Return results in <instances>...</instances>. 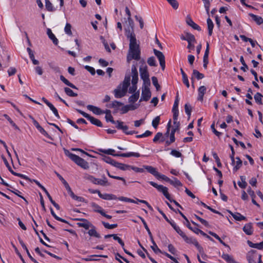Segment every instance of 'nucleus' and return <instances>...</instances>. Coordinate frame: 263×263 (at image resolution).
<instances>
[{
  "label": "nucleus",
  "mask_w": 263,
  "mask_h": 263,
  "mask_svg": "<svg viewBox=\"0 0 263 263\" xmlns=\"http://www.w3.org/2000/svg\"><path fill=\"white\" fill-rule=\"evenodd\" d=\"M78 220L82 222L78 223V226L79 227L83 228L86 230H88L90 226L92 225V224L86 219L80 218L78 219Z\"/></svg>",
  "instance_id": "nucleus-14"
},
{
  "label": "nucleus",
  "mask_w": 263,
  "mask_h": 263,
  "mask_svg": "<svg viewBox=\"0 0 263 263\" xmlns=\"http://www.w3.org/2000/svg\"><path fill=\"white\" fill-rule=\"evenodd\" d=\"M249 15L252 17V18L254 21L257 25H261L263 23V18L259 16L255 15L252 13H250Z\"/></svg>",
  "instance_id": "nucleus-25"
},
{
  "label": "nucleus",
  "mask_w": 263,
  "mask_h": 263,
  "mask_svg": "<svg viewBox=\"0 0 263 263\" xmlns=\"http://www.w3.org/2000/svg\"><path fill=\"white\" fill-rule=\"evenodd\" d=\"M91 229L89 230L88 232V233L89 236H93L96 238H100L101 236L96 231V228L92 224L90 227Z\"/></svg>",
  "instance_id": "nucleus-21"
},
{
  "label": "nucleus",
  "mask_w": 263,
  "mask_h": 263,
  "mask_svg": "<svg viewBox=\"0 0 263 263\" xmlns=\"http://www.w3.org/2000/svg\"><path fill=\"white\" fill-rule=\"evenodd\" d=\"M127 89L123 87L121 85H119L116 89L114 90L115 98H121L125 96Z\"/></svg>",
  "instance_id": "nucleus-8"
},
{
  "label": "nucleus",
  "mask_w": 263,
  "mask_h": 263,
  "mask_svg": "<svg viewBox=\"0 0 263 263\" xmlns=\"http://www.w3.org/2000/svg\"><path fill=\"white\" fill-rule=\"evenodd\" d=\"M11 174H12L13 175H15V176H18L19 177H21L22 178H23L26 180H28L29 181H31V179L30 178H29V177H28L27 176H25L23 174H20V173H16L14 171H11Z\"/></svg>",
  "instance_id": "nucleus-53"
},
{
  "label": "nucleus",
  "mask_w": 263,
  "mask_h": 263,
  "mask_svg": "<svg viewBox=\"0 0 263 263\" xmlns=\"http://www.w3.org/2000/svg\"><path fill=\"white\" fill-rule=\"evenodd\" d=\"M207 24L209 35L211 36L212 34L213 29L214 28V24L211 18H208L207 19Z\"/></svg>",
  "instance_id": "nucleus-34"
},
{
  "label": "nucleus",
  "mask_w": 263,
  "mask_h": 263,
  "mask_svg": "<svg viewBox=\"0 0 263 263\" xmlns=\"http://www.w3.org/2000/svg\"><path fill=\"white\" fill-rule=\"evenodd\" d=\"M139 98V92L137 91L133 94L128 99V102L130 103H135Z\"/></svg>",
  "instance_id": "nucleus-35"
},
{
  "label": "nucleus",
  "mask_w": 263,
  "mask_h": 263,
  "mask_svg": "<svg viewBox=\"0 0 263 263\" xmlns=\"http://www.w3.org/2000/svg\"><path fill=\"white\" fill-rule=\"evenodd\" d=\"M102 223L105 228L108 229H112L117 228L118 226L117 224H110L109 223L104 222V221H102Z\"/></svg>",
  "instance_id": "nucleus-52"
},
{
  "label": "nucleus",
  "mask_w": 263,
  "mask_h": 263,
  "mask_svg": "<svg viewBox=\"0 0 263 263\" xmlns=\"http://www.w3.org/2000/svg\"><path fill=\"white\" fill-rule=\"evenodd\" d=\"M100 194L99 197L104 200H110L118 199V198L114 194L107 193L102 194L101 193Z\"/></svg>",
  "instance_id": "nucleus-17"
},
{
  "label": "nucleus",
  "mask_w": 263,
  "mask_h": 263,
  "mask_svg": "<svg viewBox=\"0 0 263 263\" xmlns=\"http://www.w3.org/2000/svg\"><path fill=\"white\" fill-rule=\"evenodd\" d=\"M229 212L231 214L233 217L236 220L241 221L242 220H245L246 219V218L245 216L241 215L240 213H236L234 214L231 211H229Z\"/></svg>",
  "instance_id": "nucleus-37"
},
{
  "label": "nucleus",
  "mask_w": 263,
  "mask_h": 263,
  "mask_svg": "<svg viewBox=\"0 0 263 263\" xmlns=\"http://www.w3.org/2000/svg\"><path fill=\"white\" fill-rule=\"evenodd\" d=\"M179 127H176L175 129H172L170 135V142H174L175 141V133L179 129Z\"/></svg>",
  "instance_id": "nucleus-60"
},
{
  "label": "nucleus",
  "mask_w": 263,
  "mask_h": 263,
  "mask_svg": "<svg viewBox=\"0 0 263 263\" xmlns=\"http://www.w3.org/2000/svg\"><path fill=\"white\" fill-rule=\"evenodd\" d=\"M149 183L154 187L156 188L158 191L161 192L167 199L171 200V196L168 192L167 187L164 186L162 185H158L153 181H149Z\"/></svg>",
  "instance_id": "nucleus-6"
},
{
  "label": "nucleus",
  "mask_w": 263,
  "mask_h": 263,
  "mask_svg": "<svg viewBox=\"0 0 263 263\" xmlns=\"http://www.w3.org/2000/svg\"><path fill=\"white\" fill-rule=\"evenodd\" d=\"M193 77H195L198 80H200L203 79L204 76L203 74L199 72L197 70L194 69L192 73V80H193Z\"/></svg>",
  "instance_id": "nucleus-38"
},
{
  "label": "nucleus",
  "mask_w": 263,
  "mask_h": 263,
  "mask_svg": "<svg viewBox=\"0 0 263 263\" xmlns=\"http://www.w3.org/2000/svg\"><path fill=\"white\" fill-rule=\"evenodd\" d=\"M99 151L100 152H102L103 153H104L105 154L112 155L113 156L118 157L116 155H118V154H115V150L113 149H99Z\"/></svg>",
  "instance_id": "nucleus-42"
},
{
  "label": "nucleus",
  "mask_w": 263,
  "mask_h": 263,
  "mask_svg": "<svg viewBox=\"0 0 263 263\" xmlns=\"http://www.w3.org/2000/svg\"><path fill=\"white\" fill-rule=\"evenodd\" d=\"M152 83L153 85L155 86L157 90H159L160 88V86L158 83L157 78L156 77H153L152 78Z\"/></svg>",
  "instance_id": "nucleus-58"
},
{
  "label": "nucleus",
  "mask_w": 263,
  "mask_h": 263,
  "mask_svg": "<svg viewBox=\"0 0 263 263\" xmlns=\"http://www.w3.org/2000/svg\"><path fill=\"white\" fill-rule=\"evenodd\" d=\"M240 178L241 182L238 181V185L240 187L245 189L247 186V183L246 181V177L245 176H240Z\"/></svg>",
  "instance_id": "nucleus-41"
},
{
  "label": "nucleus",
  "mask_w": 263,
  "mask_h": 263,
  "mask_svg": "<svg viewBox=\"0 0 263 263\" xmlns=\"http://www.w3.org/2000/svg\"><path fill=\"white\" fill-rule=\"evenodd\" d=\"M127 21L128 23V26L125 28V33H128V32L130 33L132 32H134V22L131 17H128Z\"/></svg>",
  "instance_id": "nucleus-16"
},
{
  "label": "nucleus",
  "mask_w": 263,
  "mask_h": 263,
  "mask_svg": "<svg viewBox=\"0 0 263 263\" xmlns=\"http://www.w3.org/2000/svg\"><path fill=\"white\" fill-rule=\"evenodd\" d=\"M96 181H94L93 184L100 185L101 186H109L110 185V183H109L107 181V178L105 176H102V179H99L95 178Z\"/></svg>",
  "instance_id": "nucleus-12"
},
{
  "label": "nucleus",
  "mask_w": 263,
  "mask_h": 263,
  "mask_svg": "<svg viewBox=\"0 0 263 263\" xmlns=\"http://www.w3.org/2000/svg\"><path fill=\"white\" fill-rule=\"evenodd\" d=\"M45 7L48 11L53 12L55 10L52 3L49 0H45Z\"/></svg>",
  "instance_id": "nucleus-45"
},
{
  "label": "nucleus",
  "mask_w": 263,
  "mask_h": 263,
  "mask_svg": "<svg viewBox=\"0 0 263 263\" xmlns=\"http://www.w3.org/2000/svg\"><path fill=\"white\" fill-rule=\"evenodd\" d=\"M69 195L71 196V197L72 199H73L75 200H77V201H78L80 202H83L84 201V199L83 197L77 196L75 195L73 193V192L71 193Z\"/></svg>",
  "instance_id": "nucleus-62"
},
{
  "label": "nucleus",
  "mask_w": 263,
  "mask_h": 263,
  "mask_svg": "<svg viewBox=\"0 0 263 263\" xmlns=\"http://www.w3.org/2000/svg\"><path fill=\"white\" fill-rule=\"evenodd\" d=\"M169 183L175 187L182 186V183L175 177H173V179H171Z\"/></svg>",
  "instance_id": "nucleus-40"
},
{
  "label": "nucleus",
  "mask_w": 263,
  "mask_h": 263,
  "mask_svg": "<svg viewBox=\"0 0 263 263\" xmlns=\"http://www.w3.org/2000/svg\"><path fill=\"white\" fill-rule=\"evenodd\" d=\"M118 156V157H129L132 156L136 157H139L140 156V155L139 153H134V152H129L127 153H121L118 154V155H116Z\"/></svg>",
  "instance_id": "nucleus-20"
},
{
  "label": "nucleus",
  "mask_w": 263,
  "mask_h": 263,
  "mask_svg": "<svg viewBox=\"0 0 263 263\" xmlns=\"http://www.w3.org/2000/svg\"><path fill=\"white\" fill-rule=\"evenodd\" d=\"M151 97V92L149 87L147 86H144L142 90L141 97L139 100V102H141L142 101H147Z\"/></svg>",
  "instance_id": "nucleus-9"
},
{
  "label": "nucleus",
  "mask_w": 263,
  "mask_h": 263,
  "mask_svg": "<svg viewBox=\"0 0 263 263\" xmlns=\"http://www.w3.org/2000/svg\"><path fill=\"white\" fill-rule=\"evenodd\" d=\"M184 109L185 113L187 115L189 118L190 117L192 112V107L187 103L184 105Z\"/></svg>",
  "instance_id": "nucleus-51"
},
{
  "label": "nucleus",
  "mask_w": 263,
  "mask_h": 263,
  "mask_svg": "<svg viewBox=\"0 0 263 263\" xmlns=\"http://www.w3.org/2000/svg\"><path fill=\"white\" fill-rule=\"evenodd\" d=\"M113 239L115 240H117L118 241V242L120 244V245L123 247L124 246V242L122 241V240L119 237L117 234H112V237Z\"/></svg>",
  "instance_id": "nucleus-64"
},
{
  "label": "nucleus",
  "mask_w": 263,
  "mask_h": 263,
  "mask_svg": "<svg viewBox=\"0 0 263 263\" xmlns=\"http://www.w3.org/2000/svg\"><path fill=\"white\" fill-rule=\"evenodd\" d=\"M173 113L174 124H176L177 127H179L180 123L178 121V117L179 115L178 110H172Z\"/></svg>",
  "instance_id": "nucleus-28"
},
{
  "label": "nucleus",
  "mask_w": 263,
  "mask_h": 263,
  "mask_svg": "<svg viewBox=\"0 0 263 263\" xmlns=\"http://www.w3.org/2000/svg\"><path fill=\"white\" fill-rule=\"evenodd\" d=\"M60 80L66 85L69 86L70 87L78 89V88L73 84L70 83L68 80H67L63 76L61 75L60 76Z\"/></svg>",
  "instance_id": "nucleus-27"
},
{
  "label": "nucleus",
  "mask_w": 263,
  "mask_h": 263,
  "mask_svg": "<svg viewBox=\"0 0 263 263\" xmlns=\"http://www.w3.org/2000/svg\"><path fill=\"white\" fill-rule=\"evenodd\" d=\"M221 257L225 260L228 263H238L234 258L228 254L223 253Z\"/></svg>",
  "instance_id": "nucleus-26"
},
{
  "label": "nucleus",
  "mask_w": 263,
  "mask_h": 263,
  "mask_svg": "<svg viewBox=\"0 0 263 263\" xmlns=\"http://www.w3.org/2000/svg\"><path fill=\"white\" fill-rule=\"evenodd\" d=\"M154 53L155 55L158 59L160 63V66L161 67L162 70H164L165 69V57L163 53L160 51L156 50V49H154L153 50Z\"/></svg>",
  "instance_id": "nucleus-10"
},
{
  "label": "nucleus",
  "mask_w": 263,
  "mask_h": 263,
  "mask_svg": "<svg viewBox=\"0 0 263 263\" xmlns=\"http://www.w3.org/2000/svg\"><path fill=\"white\" fill-rule=\"evenodd\" d=\"M236 159L237 161H235V164L233 165L234 166L233 171L234 172H237L241 167L242 163V161L239 157H236Z\"/></svg>",
  "instance_id": "nucleus-30"
},
{
  "label": "nucleus",
  "mask_w": 263,
  "mask_h": 263,
  "mask_svg": "<svg viewBox=\"0 0 263 263\" xmlns=\"http://www.w3.org/2000/svg\"><path fill=\"white\" fill-rule=\"evenodd\" d=\"M206 90V88L204 86H200L198 89V100L202 101L203 100V96Z\"/></svg>",
  "instance_id": "nucleus-18"
},
{
  "label": "nucleus",
  "mask_w": 263,
  "mask_h": 263,
  "mask_svg": "<svg viewBox=\"0 0 263 263\" xmlns=\"http://www.w3.org/2000/svg\"><path fill=\"white\" fill-rule=\"evenodd\" d=\"M37 129L42 135H43L44 136H46V137L50 139H52L51 137L45 130V129L41 126H40Z\"/></svg>",
  "instance_id": "nucleus-55"
},
{
  "label": "nucleus",
  "mask_w": 263,
  "mask_h": 263,
  "mask_svg": "<svg viewBox=\"0 0 263 263\" xmlns=\"http://www.w3.org/2000/svg\"><path fill=\"white\" fill-rule=\"evenodd\" d=\"M183 239L187 243L194 244L198 249L199 253H200L201 256L203 257L204 259L205 260V258L207 257V255L204 253L203 248L201 246H200V245L199 244L198 242L197 241L196 239L192 237H188L186 235L184 236Z\"/></svg>",
  "instance_id": "nucleus-5"
},
{
  "label": "nucleus",
  "mask_w": 263,
  "mask_h": 263,
  "mask_svg": "<svg viewBox=\"0 0 263 263\" xmlns=\"http://www.w3.org/2000/svg\"><path fill=\"white\" fill-rule=\"evenodd\" d=\"M147 63L151 66H156L157 64L154 57H151L147 59Z\"/></svg>",
  "instance_id": "nucleus-57"
},
{
  "label": "nucleus",
  "mask_w": 263,
  "mask_h": 263,
  "mask_svg": "<svg viewBox=\"0 0 263 263\" xmlns=\"http://www.w3.org/2000/svg\"><path fill=\"white\" fill-rule=\"evenodd\" d=\"M90 121L91 124L95 125L98 127H102L103 125L102 122L98 119H96L91 116L88 119Z\"/></svg>",
  "instance_id": "nucleus-23"
},
{
  "label": "nucleus",
  "mask_w": 263,
  "mask_h": 263,
  "mask_svg": "<svg viewBox=\"0 0 263 263\" xmlns=\"http://www.w3.org/2000/svg\"><path fill=\"white\" fill-rule=\"evenodd\" d=\"M263 96L259 92H257L254 96V99L256 102L259 104L262 105V97Z\"/></svg>",
  "instance_id": "nucleus-46"
},
{
  "label": "nucleus",
  "mask_w": 263,
  "mask_h": 263,
  "mask_svg": "<svg viewBox=\"0 0 263 263\" xmlns=\"http://www.w3.org/2000/svg\"><path fill=\"white\" fill-rule=\"evenodd\" d=\"M50 212H51V215L53 216V217L57 220L58 221H61L62 222H64V223H68V222L65 219H62L59 217H58L55 214V213L54 212L53 209H52V208H50Z\"/></svg>",
  "instance_id": "nucleus-49"
},
{
  "label": "nucleus",
  "mask_w": 263,
  "mask_h": 263,
  "mask_svg": "<svg viewBox=\"0 0 263 263\" xmlns=\"http://www.w3.org/2000/svg\"><path fill=\"white\" fill-rule=\"evenodd\" d=\"M132 86L129 88V93H135L137 89V84L138 81V73L136 65L133 64L132 66Z\"/></svg>",
  "instance_id": "nucleus-4"
},
{
  "label": "nucleus",
  "mask_w": 263,
  "mask_h": 263,
  "mask_svg": "<svg viewBox=\"0 0 263 263\" xmlns=\"http://www.w3.org/2000/svg\"><path fill=\"white\" fill-rule=\"evenodd\" d=\"M141 78L143 80L149 78V73L147 70V66L144 63L139 68Z\"/></svg>",
  "instance_id": "nucleus-11"
},
{
  "label": "nucleus",
  "mask_w": 263,
  "mask_h": 263,
  "mask_svg": "<svg viewBox=\"0 0 263 263\" xmlns=\"http://www.w3.org/2000/svg\"><path fill=\"white\" fill-rule=\"evenodd\" d=\"M170 154L176 158H179L182 156V154L180 152L175 149L172 150Z\"/></svg>",
  "instance_id": "nucleus-63"
},
{
  "label": "nucleus",
  "mask_w": 263,
  "mask_h": 263,
  "mask_svg": "<svg viewBox=\"0 0 263 263\" xmlns=\"http://www.w3.org/2000/svg\"><path fill=\"white\" fill-rule=\"evenodd\" d=\"M130 81V75H126L124 78V80L122 83H121L120 85H121L123 87H124L127 89L129 84Z\"/></svg>",
  "instance_id": "nucleus-31"
},
{
  "label": "nucleus",
  "mask_w": 263,
  "mask_h": 263,
  "mask_svg": "<svg viewBox=\"0 0 263 263\" xmlns=\"http://www.w3.org/2000/svg\"><path fill=\"white\" fill-rule=\"evenodd\" d=\"M118 200L122 201L134 203H140V202L142 203L145 204L149 210H153V208L152 207V206L146 201L144 200H140V199H136L137 200L136 201L134 199L128 198L125 197H123V196L119 197L118 198Z\"/></svg>",
  "instance_id": "nucleus-7"
},
{
  "label": "nucleus",
  "mask_w": 263,
  "mask_h": 263,
  "mask_svg": "<svg viewBox=\"0 0 263 263\" xmlns=\"http://www.w3.org/2000/svg\"><path fill=\"white\" fill-rule=\"evenodd\" d=\"M209 234H210L211 235H212V236L214 237L216 239H217V240H219V241L225 247H228L229 248V246L228 245H227L226 243H224L222 240L218 236V235H217L216 233L213 232H211V231H209Z\"/></svg>",
  "instance_id": "nucleus-47"
},
{
  "label": "nucleus",
  "mask_w": 263,
  "mask_h": 263,
  "mask_svg": "<svg viewBox=\"0 0 263 263\" xmlns=\"http://www.w3.org/2000/svg\"><path fill=\"white\" fill-rule=\"evenodd\" d=\"M138 218H139L141 219V221L142 222V223L144 225L145 229H146V230L147 231V232L148 234L150 239H152V238H153L152 234L149 228L148 227L147 224L146 222H145V220L142 217H141L140 216H138Z\"/></svg>",
  "instance_id": "nucleus-43"
},
{
  "label": "nucleus",
  "mask_w": 263,
  "mask_h": 263,
  "mask_svg": "<svg viewBox=\"0 0 263 263\" xmlns=\"http://www.w3.org/2000/svg\"><path fill=\"white\" fill-rule=\"evenodd\" d=\"M115 166L121 170L125 171L130 169L131 165L117 162L116 163H115Z\"/></svg>",
  "instance_id": "nucleus-32"
},
{
  "label": "nucleus",
  "mask_w": 263,
  "mask_h": 263,
  "mask_svg": "<svg viewBox=\"0 0 263 263\" xmlns=\"http://www.w3.org/2000/svg\"><path fill=\"white\" fill-rule=\"evenodd\" d=\"M152 243H153V246H152L151 247L152 248V249L154 251V252L155 253H158V252L159 253H162V251H161L158 247L157 245H156V242H155L153 238H152V239H151Z\"/></svg>",
  "instance_id": "nucleus-44"
},
{
  "label": "nucleus",
  "mask_w": 263,
  "mask_h": 263,
  "mask_svg": "<svg viewBox=\"0 0 263 263\" xmlns=\"http://www.w3.org/2000/svg\"><path fill=\"white\" fill-rule=\"evenodd\" d=\"M160 120V118L159 116H157L153 119L152 121V125L155 128L157 127L158 124H159Z\"/></svg>",
  "instance_id": "nucleus-59"
},
{
  "label": "nucleus",
  "mask_w": 263,
  "mask_h": 263,
  "mask_svg": "<svg viewBox=\"0 0 263 263\" xmlns=\"http://www.w3.org/2000/svg\"><path fill=\"white\" fill-rule=\"evenodd\" d=\"M248 245L253 248H256L259 250L263 249V241L260 243H254L250 240L247 241Z\"/></svg>",
  "instance_id": "nucleus-22"
},
{
  "label": "nucleus",
  "mask_w": 263,
  "mask_h": 263,
  "mask_svg": "<svg viewBox=\"0 0 263 263\" xmlns=\"http://www.w3.org/2000/svg\"><path fill=\"white\" fill-rule=\"evenodd\" d=\"M243 231L247 235H251L252 234V228L250 223H248L245 225L243 228Z\"/></svg>",
  "instance_id": "nucleus-39"
},
{
  "label": "nucleus",
  "mask_w": 263,
  "mask_h": 263,
  "mask_svg": "<svg viewBox=\"0 0 263 263\" xmlns=\"http://www.w3.org/2000/svg\"><path fill=\"white\" fill-rule=\"evenodd\" d=\"M48 64L50 69H51L55 73H60L61 72L60 67L54 62H49Z\"/></svg>",
  "instance_id": "nucleus-29"
},
{
  "label": "nucleus",
  "mask_w": 263,
  "mask_h": 263,
  "mask_svg": "<svg viewBox=\"0 0 263 263\" xmlns=\"http://www.w3.org/2000/svg\"><path fill=\"white\" fill-rule=\"evenodd\" d=\"M90 205L93 208V211L95 212H97L101 214V212L103 211V210H102V208L95 202L90 203Z\"/></svg>",
  "instance_id": "nucleus-36"
},
{
  "label": "nucleus",
  "mask_w": 263,
  "mask_h": 263,
  "mask_svg": "<svg viewBox=\"0 0 263 263\" xmlns=\"http://www.w3.org/2000/svg\"><path fill=\"white\" fill-rule=\"evenodd\" d=\"M103 160L109 164H110L111 165L115 166V163H116L117 161H116L115 160L111 159L109 157L105 156L103 158Z\"/></svg>",
  "instance_id": "nucleus-50"
},
{
  "label": "nucleus",
  "mask_w": 263,
  "mask_h": 263,
  "mask_svg": "<svg viewBox=\"0 0 263 263\" xmlns=\"http://www.w3.org/2000/svg\"><path fill=\"white\" fill-rule=\"evenodd\" d=\"M47 34L48 35V37L50 39H51L53 44L55 45H57L58 43V40L56 38L55 35L52 32V31L50 29L48 28L47 30Z\"/></svg>",
  "instance_id": "nucleus-24"
},
{
  "label": "nucleus",
  "mask_w": 263,
  "mask_h": 263,
  "mask_svg": "<svg viewBox=\"0 0 263 263\" xmlns=\"http://www.w3.org/2000/svg\"><path fill=\"white\" fill-rule=\"evenodd\" d=\"M174 9L178 8L179 4L176 0H166Z\"/></svg>",
  "instance_id": "nucleus-56"
},
{
  "label": "nucleus",
  "mask_w": 263,
  "mask_h": 263,
  "mask_svg": "<svg viewBox=\"0 0 263 263\" xmlns=\"http://www.w3.org/2000/svg\"><path fill=\"white\" fill-rule=\"evenodd\" d=\"M184 34H186V41L187 43H196V40L195 36L189 32H184Z\"/></svg>",
  "instance_id": "nucleus-33"
},
{
  "label": "nucleus",
  "mask_w": 263,
  "mask_h": 263,
  "mask_svg": "<svg viewBox=\"0 0 263 263\" xmlns=\"http://www.w3.org/2000/svg\"><path fill=\"white\" fill-rule=\"evenodd\" d=\"M87 108L88 110L93 112L96 115H101L104 114V111L101 110L100 108L93 106L92 105H88Z\"/></svg>",
  "instance_id": "nucleus-15"
},
{
  "label": "nucleus",
  "mask_w": 263,
  "mask_h": 263,
  "mask_svg": "<svg viewBox=\"0 0 263 263\" xmlns=\"http://www.w3.org/2000/svg\"><path fill=\"white\" fill-rule=\"evenodd\" d=\"M105 119L107 122H110L112 124H114L116 125V127L119 130H121L123 131L124 133H125L126 135H133L134 134H137V132L135 130H128V126L124 125V123L123 122L120 121V120H117L115 121L113 119V117L112 115H106L105 116Z\"/></svg>",
  "instance_id": "nucleus-2"
},
{
  "label": "nucleus",
  "mask_w": 263,
  "mask_h": 263,
  "mask_svg": "<svg viewBox=\"0 0 263 263\" xmlns=\"http://www.w3.org/2000/svg\"><path fill=\"white\" fill-rule=\"evenodd\" d=\"M64 91L67 95L70 97H76L78 96L77 93L74 92L70 88L65 87Z\"/></svg>",
  "instance_id": "nucleus-48"
},
{
  "label": "nucleus",
  "mask_w": 263,
  "mask_h": 263,
  "mask_svg": "<svg viewBox=\"0 0 263 263\" xmlns=\"http://www.w3.org/2000/svg\"><path fill=\"white\" fill-rule=\"evenodd\" d=\"M65 154L68 156L71 160L74 162L78 165L81 166L84 169H87L89 168L88 163L84 159L80 157L79 156L71 153L68 150L64 149Z\"/></svg>",
  "instance_id": "nucleus-3"
},
{
  "label": "nucleus",
  "mask_w": 263,
  "mask_h": 263,
  "mask_svg": "<svg viewBox=\"0 0 263 263\" xmlns=\"http://www.w3.org/2000/svg\"><path fill=\"white\" fill-rule=\"evenodd\" d=\"M71 26L69 23H67L64 28L65 32L68 35H72V32L71 30Z\"/></svg>",
  "instance_id": "nucleus-61"
},
{
  "label": "nucleus",
  "mask_w": 263,
  "mask_h": 263,
  "mask_svg": "<svg viewBox=\"0 0 263 263\" xmlns=\"http://www.w3.org/2000/svg\"><path fill=\"white\" fill-rule=\"evenodd\" d=\"M126 36L129 40V50L127 55V62L129 63L133 59L139 60L140 59V50L139 45L137 43L136 35L134 32L125 33Z\"/></svg>",
  "instance_id": "nucleus-1"
},
{
  "label": "nucleus",
  "mask_w": 263,
  "mask_h": 263,
  "mask_svg": "<svg viewBox=\"0 0 263 263\" xmlns=\"http://www.w3.org/2000/svg\"><path fill=\"white\" fill-rule=\"evenodd\" d=\"M186 23L189 26H191L194 29L198 31H201V29L200 27L193 22L190 16H187L186 18Z\"/></svg>",
  "instance_id": "nucleus-13"
},
{
  "label": "nucleus",
  "mask_w": 263,
  "mask_h": 263,
  "mask_svg": "<svg viewBox=\"0 0 263 263\" xmlns=\"http://www.w3.org/2000/svg\"><path fill=\"white\" fill-rule=\"evenodd\" d=\"M143 167L148 172L153 175L155 177H156L157 176L159 175V172L157 171L155 167L149 165H143Z\"/></svg>",
  "instance_id": "nucleus-19"
},
{
  "label": "nucleus",
  "mask_w": 263,
  "mask_h": 263,
  "mask_svg": "<svg viewBox=\"0 0 263 263\" xmlns=\"http://www.w3.org/2000/svg\"><path fill=\"white\" fill-rule=\"evenodd\" d=\"M240 61L243 66L241 67L240 69L243 70V71H246L248 69V66L246 64L245 60L243 59V57L242 56H241L240 58Z\"/></svg>",
  "instance_id": "nucleus-54"
}]
</instances>
